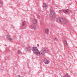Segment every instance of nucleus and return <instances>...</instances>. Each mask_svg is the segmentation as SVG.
Masks as SVG:
<instances>
[{
  "label": "nucleus",
  "instance_id": "11",
  "mask_svg": "<svg viewBox=\"0 0 77 77\" xmlns=\"http://www.w3.org/2000/svg\"><path fill=\"white\" fill-rule=\"evenodd\" d=\"M48 6L47 5V4H44L43 5V7L44 8H47Z\"/></svg>",
  "mask_w": 77,
  "mask_h": 77
},
{
  "label": "nucleus",
  "instance_id": "16",
  "mask_svg": "<svg viewBox=\"0 0 77 77\" xmlns=\"http://www.w3.org/2000/svg\"><path fill=\"white\" fill-rule=\"evenodd\" d=\"M2 2H1V1H0V6H2Z\"/></svg>",
  "mask_w": 77,
  "mask_h": 77
},
{
  "label": "nucleus",
  "instance_id": "6",
  "mask_svg": "<svg viewBox=\"0 0 77 77\" xmlns=\"http://www.w3.org/2000/svg\"><path fill=\"white\" fill-rule=\"evenodd\" d=\"M68 11H69V10L66 9L63 10V12H64V13H65L66 14H68Z\"/></svg>",
  "mask_w": 77,
  "mask_h": 77
},
{
  "label": "nucleus",
  "instance_id": "22",
  "mask_svg": "<svg viewBox=\"0 0 77 77\" xmlns=\"http://www.w3.org/2000/svg\"><path fill=\"white\" fill-rule=\"evenodd\" d=\"M20 24H21V23H20Z\"/></svg>",
  "mask_w": 77,
  "mask_h": 77
},
{
  "label": "nucleus",
  "instance_id": "14",
  "mask_svg": "<svg viewBox=\"0 0 77 77\" xmlns=\"http://www.w3.org/2000/svg\"><path fill=\"white\" fill-rule=\"evenodd\" d=\"M17 53L18 54H21V51H18Z\"/></svg>",
  "mask_w": 77,
  "mask_h": 77
},
{
  "label": "nucleus",
  "instance_id": "1",
  "mask_svg": "<svg viewBox=\"0 0 77 77\" xmlns=\"http://www.w3.org/2000/svg\"><path fill=\"white\" fill-rule=\"evenodd\" d=\"M32 49L33 52L34 53H35V54H40L42 56L44 55L45 53H48V49L45 48H43L40 52H39V50H38V48L36 47H32Z\"/></svg>",
  "mask_w": 77,
  "mask_h": 77
},
{
  "label": "nucleus",
  "instance_id": "7",
  "mask_svg": "<svg viewBox=\"0 0 77 77\" xmlns=\"http://www.w3.org/2000/svg\"><path fill=\"white\" fill-rule=\"evenodd\" d=\"M31 27L32 29H34V30H35V29H36V26L34 25H32L31 26Z\"/></svg>",
  "mask_w": 77,
  "mask_h": 77
},
{
  "label": "nucleus",
  "instance_id": "20",
  "mask_svg": "<svg viewBox=\"0 0 77 77\" xmlns=\"http://www.w3.org/2000/svg\"><path fill=\"white\" fill-rule=\"evenodd\" d=\"M17 77H21V76H20V75H18Z\"/></svg>",
  "mask_w": 77,
  "mask_h": 77
},
{
  "label": "nucleus",
  "instance_id": "2",
  "mask_svg": "<svg viewBox=\"0 0 77 77\" xmlns=\"http://www.w3.org/2000/svg\"><path fill=\"white\" fill-rule=\"evenodd\" d=\"M56 20L57 22H60L63 24H67V20L65 18H58L56 19Z\"/></svg>",
  "mask_w": 77,
  "mask_h": 77
},
{
  "label": "nucleus",
  "instance_id": "4",
  "mask_svg": "<svg viewBox=\"0 0 77 77\" xmlns=\"http://www.w3.org/2000/svg\"><path fill=\"white\" fill-rule=\"evenodd\" d=\"M32 23L34 24H36L38 23V20L36 19H34L32 20Z\"/></svg>",
  "mask_w": 77,
  "mask_h": 77
},
{
  "label": "nucleus",
  "instance_id": "15",
  "mask_svg": "<svg viewBox=\"0 0 77 77\" xmlns=\"http://www.w3.org/2000/svg\"><path fill=\"white\" fill-rule=\"evenodd\" d=\"M37 18H38V19H39V18H41V17H40V16L38 15V16H37Z\"/></svg>",
  "mask_w": 77,
  "mask_h": 77
},
{
  "label": "nucleus",
  "instance_id": "3",
  "mask_svg": "<svg viewBox=\"0 0 77 77\" xmlns=\"http://www.w3.org/2000/svg\"><path fill=\"white\" fill-rule=\"evenodd\" d=\"M50 15L52 20H55V13H54V10L52 9H51L50 10Z\"/></svg>",
  "mask_w": 77,
  "mask_h": 77
},
{
  "label": "nucleus",
  "instance_id": "5",
  "mask_svg": "<svg viewBox=\"0 0 77 77\" xmlns=\"http://www.w3.org/2000/svg\"><path fill=\"white\" fill-rule=\"evenodd\" d=\"M43 61H44V63H45V64H48V63H49L48 60H47V59H46V58L44 59Z\"/></svg>",
  "mask_w": 77,
  "mask_h": 77
},
{
  "label": "nucleus",
  "instance_id": "18",
  "mask_svg": "<svg viewBox=\"0 0 77 77\" xmlns=\"http://www.w3.org/2000/svg\"><path fill=\"white\" fill-rule=\"evenodd\" d=\"M59 12H63V10H60Z\"/></svg>",
  "mask_w": 77,
  "mask_h": 77
},
{
  "label": "nucleus",
  "instance_id": "13",
  "mask_svg": "<svg viewBox=\"0 0 77 77\" xmlns=\"http://www.w3.org/2000/svg\"><path fill=\"white\" fill-rule=\"evenodd\" d=\"M26 51H29L30 50V48L28 47L26 48Z\"/></svg>",
  "mask_w": 77,
  "mask_h": 77
},
{
  "label": "nucleus",
  "instance_id": "17",
  "mask_svg": "<svg viewBox=\"0 0 77 77\" xmlns=\"http://www.w3.org/2000/svg\"><path fill=\"white\" fill-rule=\"evenodd\" d=\"M55 41H57V39L56 38H54Z\"/></svg>",
  "mask_w": 77,
  "mask_h": 77
},
{
  "label": "nucleus",
  "instance_id": "8",
  "mask_svg": "<svg viewBox=\"0 0 77 77\" xmlns=\"http://www.w3.org/2000/svg\"><path fill=\"white\" fill-rule=\"evenodd\" d=\"M26 22L25 21L23 22H22V26L23 29H24V27H26Z\"/></svg>",
  "mask_w": 77,
  "mask_h": 77
},
{
  "label": "nucleus",
  "instance_id": "10",
  "mask_svg": "<svg viewBox=\"0 0 77 77\" xmlns=\"http://www.w3.org/2000/svg\"><path fill=\"white\" fill-rule=\"evenodd\" d=\"M7 38L8 40H9V41H11L12 40V38H11V37H10V36L7 35Z\"/></svg>",
  "mask_w": 77,
  "mask_h": 77
},
{
  "label": "nucleus",
  "instance_id": "12",
  "mask_svg": "<svg viewBox=\"0 0 77 77\" xmlns=\"http://www.w3.org/2000/svg\"><path fill=\"white\" fill-rule=\"evenodd\" d=\"M64 44L65 46H67V45H68V44H67L66 40L65 39H64Z\"/></svg>",
  "mask_w": 77,
  "mask_h": 77
},
{
  "label": "nucleus",
  "instance_id": "21",
  "mask_svg": "<svg viewBox=\"0 0 77 77\" xmlns=\"http://www.w3.org/2000/svg\"><path fill=\"white\" fill-rule=\"evenodd\" d=\"M37 46L38 47V46H39V44H38L37 45Z\"/></svg>",
  "mask_w": 77,
  "mask_h": 77
},
{
  "label": "nucleus",
  "instance_id": "9",
  "mask_svg": "<svg viewBox=\"0 0 77 77\" xmlns=\"http://www.w3.org/2000/svg\"><path fill=\"white\" fill-rule=\"evenodd\" d=\"M49 32V29L48 28H47L45 29V33L46 34H48Z\"/></svg>",
  "mask_w": 77,
  "mask_h": 77
},
{
  "label": "nucleus",
  "instance_id": "19",
  "mask_svg": "<svg viewBox=\"0 0 77 77\" xmlns=\"http://www.w3.org/2000/svg\"><path fill=\"white\" fill-rule=\"evenodd\" d=\"M68 12H69V13L71 12V10H69V11H68Z\"/></svg>",
  "mask_w": 77,
  "mask_h": 77
}]
</instances>
